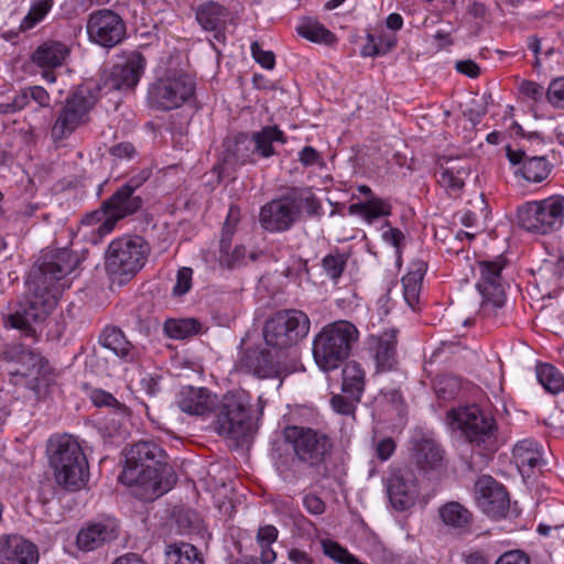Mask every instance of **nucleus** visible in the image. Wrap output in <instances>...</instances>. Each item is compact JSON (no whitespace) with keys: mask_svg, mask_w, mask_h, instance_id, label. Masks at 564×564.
Instances as JSON below:
<instances>
[{"mask_svg":"<svg viewBox=\"0 0 564 564\" xmlns=\"http://www.w3.org/2000/svg\"><path fill=\"white\" fill-rule=\"evenodd\" d=\"M77 264L78 258L66 248L45 252L37 268L39 275L32 282V295L8 318L11 327L33 335V325L48 316L56 307L63 291L69 288L64 279Z\"/></svg>","mask_w":564,"mask_h":564,"instance_id":"obj_1","label":"nucleus"},{"mask_svg":"<svg viewBox=\"0 0 564 564\" xmlns=\"http://www.w3.org/2000/svg\"><path fill=\"white\" fill-rule=\"evenodd\" d=\"M250 403L251 395L245 390L229 391L219 401L207 388L184 386L175 397V404L183 413L204 419L215 413V431L237 440L252 431Z\"/></svg>","mask_w":564,"mask_h":564,"instance_id":"obj_2","label":"nucleus"},{"mask_svg":"<svg viewBox=\"0 0 564 564\" xmlns=\"http://www.w3.org/2000/svg\"><path fill=\"white\" fill-rule=\"evenodd\" d=\"M164 452L152 442H138L126 454L120 480L133 487L137 496L153 500L167 492L176 481L173 468L163 460Z\"/></svg>","mask_w":564,"mask_h":564,"instance_id":"obj_3","label":"nucleus"},{"mask_svg":"<svg viewBox=\"0 0 564 564\" xmlns=\"http://www.w3.org/2000/svg\"><path fill=\"white\" fill-rule=\"evenodd\" d=\"M46 453L58 486L76 491L86 485L88 463L77 438L68 434L53 435L47 441Z\"/></svg>","mask_w":564,"mask_h":564,"instance_id":"obj_4","label":"nucleus"},{"mask_svg":"<svg viewBox=\"0 0 564 564\" xmlns=\"http://www.w3.org/2000/svg\"><path fill=\"white\" fill-rule=\"evenodd\" d=\"M359 339V330L348 321L325 325L313 340V357L323 371L335 370L348 358Z\"/></svg>","mask_w":564,"mask_h":564,"instance_id":"obj_5","label":"nucleus"},{"mask_svg":"<svg viewBox=\"0 0 564 564\" xmlns=\"http://www.w3.org/2000/svg\"><path fill=\"white\" fill-rule=\"evenodd\" d=\"M99 95L90 84L77 87L62 104L51 128V138L57 143L67 140L76 130L91 120Z\"/></svg>","mask_w":564,"mask_h":564,"instance_id":"obj_6","label":"nucleus"},{"mask_svg":"<svg viewBox=\"0 0 564 564\" xmlns=\"http://www.w3.org/2000/svg\"><path fill=\"white\" fill-rule=\"evenodd\" d=\"M446 423L453 430L460 431L473 446L482 447L487 452L497 449L496 421L476 404L451 409L446 413Z\"/></svg>","mask_w":564,"mask_h":564,"instance_id":"obj_7","label":"nucleus"},{"mask_svg":"<svg viewBox=\"0 0 564 564\" xmlns=\"http://www.w3.org/2000/svg\"><path fill=\"white\" fill-rule=\"evenodd\" d=\"M149 243L140 236H122L112 240L105 254V269L120 283L133 278L145 264Z\"/></svg>","mask_w":564,"mask_h":564,"instance_id":"obj_8","label":"nucleus"},{"mask_svg":"<svg viewBox=\"0 0 564 564\" xmlns=\"http://www.w3.org/2000/svg\"><path fill=\"white\" fill-rule=\"evenodd\" d=\"M519 225L527 231L546 235L564 225V196L552 195L518 207Z\"/></svg>","mask_w":564,"mask_h":564,"instance_id":"obj_9","label":"nucleus"},{"mask_svg":"<svg viewBox=\"0 0 564 564\" xmlns=\"http://www.w3.org/2000/svg\"><path fill=\"white\" fill-rule=\"evenodd\" d=\"M195 93L194 79L183 72H171L149 85V106L163 111L180 108Z\"/></svg>","mask_w":564,"mask_h":564,"instance_id":"obj_10","label":"nucleus"},{"mask_svg":"<svg viewBox=\"0 0 564 564\" xmlns=\"http://www.w3.org/2000/svg\"><path fill=\"white\" fill-rule=\"evenodd\" d=\"M310 330L307 315L299 310L279 311L264 324L263 338L268 346L286 349L301 341Z\"/></svg>","mask_w":564,"mask_h":564,"instance_id":"obj_11","label":"nucleus"},{"mask_svg":"<svg viewBox=\"0 0 564 564\" xmlns=\"http://www.w3.org/2000/svg\"><path fill=\"white\" fill-rule=\"evenodd\" d=\"M10 354L13 365L9 369V373L24 379L25 386L37 395L45 393L48 387L55 382L56 373L40 355L22 346L13 347Z\"/></svg>","mask_w":564,"mask_h":564,"instance_id":"obj_12","label":"nucleus"},{"mask_svg":"<svg viewBox=\"0 0 564 564\" xmlns=\"http://www.w3.org/2000/svg\"><path fill=\"white\" fill-rule=\"evenodd\" d=\"M505 267L506 260L502 257L476 263L474 269L478 275L476 288L482 297L481 310L484 313L489 314L502 307L506 302L505 281L502 278Z\"/></svg>","mask_w":564,"mask_h":564,"instance_id":"obj_13","label":"nucleus"},{"mask_svg":"<svg viewBox=\"0 0 564 564\" xmlns=\"http://www.w3.org/2000/svg\"><path fill=\"white\" fill-rule=\"evenodd\" d=\"M284 437L292 445L296 457L312 466L322 463L332 449L329 437L311 427L289 426Z\"/></svg>","mask_w":564,"mask_h":564,"instance_id":"obj_14","label":"nucleus"},{"mask_svg":"<svg viewBox=\"0 0 564 564\" xmlns=\"http://www.w3.org/2000/svg\"><path fill=\"white\" fill-rule=\"evenodd\" d=\"M145 68L144 57L138 53H131L122 63L115 64L109 69H104L99 83L91 85L99 94L100 90H124L137 86Z\"/></svg>","mask_w":564,"mask_h":564,"instance_id":"obj_15","label":"nucleus"},{"mask_svg":"<svg viewBox=\"0 0 564 564\" xmlns=\"http://www.w3.org/2000/svg\"><path fill=\"white\" fill-rule=\"evenodd\" d=\"M384 485L389 501L395 510L403 511L415 503L419 496V484L411 468L390 469Z\"/></svg>","mask_w":564,"mask_h":564,"instance_id":"obj_16","label":"nucleus"},{"mask_svg":"<svg viewBox=\"0 0 564 564\" xmlns=\"http://www.w3.org/2000/svg\"><path fill=\"white\" fill-rule=\"evenodd\" d=\"M89 39L104 47H113L119 44L126 34V26L121 18L110 11L100 10L90 14L87 22Z\"/></svg>","mask_w":564,"mask_h":564,"instance_id":"obj_17","label":"nucleus"},{"mask_svg":"<svg viewBox=\"0 0 564 564\" xmlns=\"http://www.w3.org/2000/svg\"><path fill=\"white\" fill-rule=\"evenodd\" d=\"M475 498L484 513L500 519L509 510V496L505 487L491 476H481L475 484Z\"/></svg>","mask_w":564,"mask_h":564,"instance_id":"obj_18","label":"nucleus"},{"mask_svg":"<svg viewBox=\"0 0 564 564\" xmlns=\"http://www.w3.org/2000/svg\"><path fill=\"white\" fill-rule=\"evenodd\" d=\"M297 220V209L290 196L272 199L260 209L259 221L270 232L289 230Z\"/></svg>","mask_w":564,"mask_h":564,"instance_id":"obj_19","label":"nucleus"},{"mask_svg":"<svg viewBox=\"0 0 564 564\" xmlns=\"http://www.w3.org/2000/svg\"><path fill=\"white\" fill-rule=\"evenodd\" d=\"M506 154L516 176L528 183H541L551 173V164L544 156H528L523 150L506 148Z\"/></svg>","mask_w":564,"mask_h":564,"instance_id":"obj_20","label":"nucleus"},{"mask_svg":"<svg viewBox=\"0 0 564 564\" xmlns=\"http://www.w3.org/2000/svg\"><path fill=\"white\" fill-rule=\"evenodd\" d=\"M239 219V208L231 206L228 210V215L224 224L219 250L220 264L229 269L241 265L246 262V248L243 246L239 245L231 249V240L238 226Z\"/></svg>","mask_w":564,"mask_h":564,"instance_id":"obj_21","label":"nucleus"},{"mask_svg":"<svg viewBox=\"0 0 564 564\" xmlns=\"http://www.w3.org/2000/svg\"><path fill=\"white\" fill-rule=\"evenodd\" d=\"M118 533V522L112 518H107L89 523L80 529L76 538V543L79 550L89 552L116 540Z\"/></svg>","mask_w":564,"mask_h":564,"instance_id":"obj_22","label":"nucleus"},{"mask_svg":"<svg viewBox=\"0 0 564 564\" xmlns=\"http://www.w3.org/2000/svg\"><path fill=\"white\" fill-rule=\"evenodd\" d=\"M37 547L21 535L0 536V564H36Z\"/></svg>","mask_w":564,"mask_h":564,"instance_id":"obj_23","label":"nucleus"},{"mask_svg":"<svg viewBox=\"0 0 564 564\" xmlns=\"http://www.w3.org/2000/svg\"><path fill=\"white\" fill-rule=\"evenodd\" d=\"M104 206L110 215V219L104 225V230L111 232L118 220L134 214L141 208L142 199L140 196L120 187L104 202Z\"/></svg>","mask_w":564,"mask_h":564,"instance_id":"obj_24","label":"nucleus"},{"mask_svg":"<svg viewBox=\"0 0 564 564\" xmlns=\"http://www.w3.org/2000/svg\"><path fill=\"white\" fill-rule=\"evenodd\" d=\"M196 21L206 32H212L214 40L224 43L226 39L225 30L229 11L223 4L207 0L202 2L196 9Z\"/></svg>","mask_w":564,"mask_h":564,"instance_id":"obj_25","label":"nucleus"},{"mask_svg":"<svg viewBox=\"0 0 564 564\" xmlns=\"http://www.w3.org/2000/svg\"><path fill=\"white\" fill-rule=\"evenodd\" d=\"M546 257L536 271V280L547 285H556L564 278V246L552 238L545 243Z\"/></svg>","mask_w":564,"mask_h":564,"instance_id":"obj_26","label":"nucleus"},{"mask_svg":"<svg viewBox=\"0 0 564 564\" xmlns=\"http://www.w3.org/2000/svg\"><path fill=\"white\" fill-rule=\"evenodd\" d=\"M512 460L522 476H530L545 465L544 448L533 438H524L516 443Z\"/></svg>","mask_w":564,"mask_h":564,"instance_id":"obj_27","label":"nucleus"},{"mask_svg":"<svg viewBox=\"0 0 564 564\" xmlns=\"http://www.w3.org/2000/svg\"><path fill=\"white\" fill-rule=\"evenodd\" d=\"M412 458L424 473H440L446 466L444 449L431 438H422L414 443Z\"/></svg>","mask_w":564,"mask_h":564,"instance_id":"obj_28","label":"nucleus"},{"mask_svg":"<svg viewBox=\"0 0 564 564\" xmlns=\"http://www.w3.org/2000/svg\"><path fill=\"white\" fill-rule=\"evenodd\" d=\"M442 524L451 532H467L473 523V513L457 501H448L438 508Z\"/></svg>","mask_w":564,"mask_h":564,"instance_id":"obj_29","label":"nucleus"},{"mask_svg":"<svg viewBox=\"0 0 564 564\" xmlns=\"http://www.w3.org/2000/svg\"><path fill=\"white\" fill-rule=\"evenodd\" d=\"M397 330L389 329L372 338V355L379 371H389L397 364Z\"/></svg>","mask_w":564,"mask_h":564,"instance_id":"obj_30","label":"nucleus"},{"mask_svg":"<svg viewBox=\"0 0 564 564\" xmlns=\"http://www.w3.org/2000/svg\"><path fill=\"white\" fill-rule=\"evenodd\" d=\"M242 366L258 378L280 377L279 364L272 360L271 354L264 350H250L246 354Z\"/></svg>","mask_w":564,"mask_h":564,"instance_id":"obj_31","label":"nucleus"},{"mask_svg":"<svg viewBox=\"0 0 564 564\" xmlns=\"http://www.w3.org/2000/svg\"><path fill=\"white\" fill-rule=\"evenodd\" d=\"M68 47L57 41H47L32 54V61L40 67L55 68L61 66L68 56Z\"/></svg>","mask_w":564,"mask_h":564,"instance_id":"obj_32","label":"nucleus"},{"mask_svg":"<svg viewBox=\"0 0 564 564\" xmlns=\"http://www.w3.org/2000/svg\"><path fill=\"white\" fill-rule=\"evenodd\" d=\"M250 142L253 144V153L261 158H270L276 153L274 144H284L286 138L276 126H267L253 132Z\"/></svg>","mask_w":564,"mask_h":564,"instance_id":"obj_33","label":"nucleus"},{"mask_svg":"<svg viewBox=\"0 0 564 564\" xmlns=\"http://www.w3.org/2000/svg\"><path fill=\"white\" fill-rule=\"evenodd\" d=\"M366 386V372L362 366L350 360L345 364L341 370V390L345 394L360 400Z\"/></svg>","mask_w":564,"mask_h":564,"instance_id":"obj_34","label":"nucleus"},{"mask_svg":"<svg viewBox=\"0 0 564 564\" xmlns=\"http://www.w3.org/2000/svg\"><path fill=\"white\" fill-rule=\"evenodd\" d=\"M99 341L105 348L127 361L133 360L135 357V348L127 340L122 330L117 327H106Z\"/></svg>","mask_w":564,"mask_h":564,"instance_id":"obj_35","label":"nucleus"},{"mask_svg":"<svg viewBox=\"0 0 564 564\" xmlns=\"http://www.w3.org/2000/svg\"><path fill=\"white\" fill-rule=\"evenodd\" d=\"M425 272V263L419 261L413 263L409 272L402 278L403 299L413 310L419 304L421 285Z\"/></svg>","mask_w":564,"mask_h":564,"instance_id":"obj_36","label":"nucleus"},{"mask_svg":"<svg viewBox=\"0 0 564 564\" xmlns=\"http://www.w3.org/2000/svg\"><path fill=\"white\" fill-rule=\"evenodd\" d=\"M350 213L357 214L362 217L366 223L372 224L379 217L389 216L391 214V205L386 199L371 196V198L365 202L352 204L350 206Z\"/></svg>","mask_w":564,"mask_h":564,"instance_id":"obj_37","label":"nucleus"},{"mask_svg":"<svg viewBox=\"0 0 564 564\" xmlns=\"http://www.w3.org/2000/svg\"><path fill=\"white\" fill-rule=\"evenodd\" d=\"M165 564H204V560L194 545L176 542L166 546Z\"/></svg>","mask_w":564,"mask_h":564,"instance_id":"obj_38","label":"nucleus"},{"mask_svg":"<svg viewBox=\"0 0 564 564\" xmlns=\"http://www.w3.org/2000/svg\"><path fill=\"white\" fill-rule=\"evenodd\" d=\"M536 378L543 388L553 394L564 392V376L551 364H540L536 366Z\"/></svg>","mask_w":564,"mask_h":564,"instance_id":"obj_39","label":"nucleus"},{"mask_svg":"<svg viewBox=\"0 0 564 564\" xmlns=\"http://www.w3.org/2000/svg\"><path fill=\"white\" fill-rule=\"evenodd\" d=\"M199 323L194 318H171L164 323V333L172 339H185L198 333Z\"/></svg>","mask_w":564,"mask_h":564,"instance_id":"obj_40","label":"nucleus"},{"mask_svg":"<svg viewBox=\"0 0 564 564\" xmlns=\"http://www.w3.org/2000/svg\"><path fill=\"white\" fill-rule=\"evenodd\" d=\"M469 175V169L465 166H451L442 169L437 174L438 183L451 191H459L465 185V178Z\"/></svg>","mask_w":564,"mask_h":564,"instance_id":"obj_41","label":"nucleus"},{"mask_svg":"<svg viewBox=\"0 0 564 564\" xmlns=\"http://www.w3.org/2000/svg\"><path fill=\"white\" fill-rule=\"evenodd\" d=\"M367 45L362 50V54L366 56L383 55L391 51L398 42V37L394 33L388 34L382 32L377 37L369 34L367 36Z\"/></svg>","mask_w":564,"mask_h":564,"instance_id":"obj_42","label":"nucleus"},{"mask_svg":"<svg viewBox=\"0 0 564 564\" xmlns=\"http://www.w3.org/2000/svg\"><path fill=\"white\" fill-rule=\"evenodd\" d=\"M52 7L53 0H32L28 14L21 21L20 29L22 31L33 29L47 15Z\"/></svg>","mask_w":564,"mask_h":564,"instance_id":"obj_43","label":"nucleus"},{"mask_svg":"<svg viewBox=\"0 0 564 564\" xmlns=\"http://www.w3.org/2000/svg\"><path fill=\"white\" fill-rule=\"evenodd\" d=\"M297 209V218L304 209L310 216L319 214L322 206L311 189L294 191L289 195Z\"/></svg>","mask_w":564,"mask_h":564,"instance_id":"obj_44","label":"nucleus"},{"mask_svg":"<svg viewBox=\"0 0 564 564\" xmlns=\"http://www.w3.org/2000/svg\"><path fill=\"white\" fill-rule=\"evenodd\" d=\"M249 143L245 137L238 138L234 142V149H230V144H228V154L225 156V162L227 164L234 165H243L246 163L253 162V150L249 151Z\"/></svg>","mask_w":564,"mask_h":564,"instance_id":"obj_45","label":"nucleus"},{"mask_svg":"<svg viewBox=\"0 0 564 564\" xmlns=\"http://www.w3.org/2000/svg\"><path fill=\"white\" fill-rule=\"evenodd\" d=\"M296 30L302 37L311 42L330 43L334 40V35L318 22H302Z\"/></svg>","mask_w":564,"mask_h":564,"instance_id":"obj_46","label":"nucleus"},{"mask_svg":"<svg viewBox=\"0 0 564 564\" xmlns=\"http://www.w3.org/2000/svg\"><path fill=\"white\" fill-rule=\"evenodd\" d=\"M460 390V381L457 377L449 375L438 376L434 380V391L440 399L452 400Z\"/></svg>","mask_w":564,"mask_h":564,"instance_id":"obj_47","label":"nucleus"},{"mask_svg":"<svg viewBox=\"0 0 564 564\" xmlns=\"http://www.w3.org/2000/svg\"><path fill=\"white\" fill-rule=\"evenodd\" d=\"M322 549L326 556L339 564H361L345 547L332 540H322Z\"/></svg>","mask_w":564,"mask_h":564,"instance_id":"obj_48","label":"nucleus"},{"mask_svg":"<svg viewBox=\"0 0 564 564\" xmlns=\"http://www.w3.org/2000/svg\"><path fill=\"white\" fill-rule=\"evenodd\" d=\"M347 263V258L341 253H330L323 258L322 268L325 274L337 282L341 276Z\"/></svg>","mask_w":564,"mask_h":564,"instance_id":"obj_49","label":"nucleus"},{"mask_svg":"<svg viewBox=\"0 0 564 564\" xmlns=\"http://www.w3.org/2000/svg\"><path fill=\"white\" fill-rule=\"evenodd\" d=\"M110 219V215H108V212L106 210L104 204L101 205V208L93 212L91 214L86 215L80 225L82 228L85 227H93V231H96L98 236L101 238L109 232H106L104 229V225L106 221Z\"/></svg>","mask_w":564,"mask_h":564,"instance_id":"obj_50","label":"nucleus"},{"mask_svg":"<svg viewBox=\"0 0 564 564\" xmlns=\"http://www.w3.org/2000/svg\"><path fill=\"white\" fill-rule=\"evenodd\" d=\"M360 400H355L351 395L335 394L330 399L332 409L343 415H354L356 405Z\"/></svg>","mask_w":564,"mask_h":564,"instance_id":"obj_51","label":"nucleus"},{"mask_svg":"<svg viewBox=\"0 0 564 564\" xmlns=\"http://www.w3.org/2000/svg\"><path fill=\"white\" fill-rule=\"evenodd\" d=\"M546 96L554 107L564 108V77L551 82Z\"/></svg>","mask_w":564,"mask_h":564,"instance_id":"obj_52","label":"nucleus"},{"mask_svg":"<svg viewBox=\"0 0 564 564\" xmlns=\"http://www.w3.org/2000/svg\"><path fill=\"white\" fill-rule=\"evenodd\" d=\"M251 54L254 61L265 69H272L275 65V56L271 51H264L258 42L251 44Z\"/></svg>","mask_w":564,"mask_h":564,"instance_id":"obj_53","label":"nucleus"},{"mask_svg":"<svg viewBox=\"0 0 564 564\" xmlns=\"http://www.w3.org/2000/svg\"><path fill=\"white\" fill-rule=\"evenodd\" d=\"M90 400L96 406L118 408L120 411L126 412V408L120 406L118 400L111 393L101 389L93 390L90 392Z\"/></svg>","mask_w":564,"mask_h":564,"instance_id":"obj_54","label":"nucleus"},{"mask_svg":"<svg viewBox=\"0 0 564 564\" xmlns=\"http://www.w3.org/2000/svg\"><path fill=\"white\" fill-rule=\"evenodd\" d=\"M193 271L189 268H182L177 272L176 283L173 288V294L183 295L187 293L192 286Z\"/></svg>","mask_w":564,"mask_h":564,"instance_id":"obj_55","label":"nucleus"},{"mask_svg":"<svg viewBox=\"0 0 564 564\" xmlns=\"http://www.w3.org/2000/svg\"><path fill=\"white\" fill-rule=\"evenodd\" d=\"M495 564H530V558L523 551L513 550L500 555Z\"/></svg>","mask_w":564,"mask_h":564,"instance_id":"obj_56","label":"nucleus"},{"mask_svg":"<svg viewBox=\"0 0 564 564\" xmlns=\"http://www.w3.org/2000/svg\"><path fill=\"white\" fill-rule=\"evenodd\" d=\"M386 226L388 227L387 230L382 232V239L395 248V252L400 253L401 245L404 240L403 232L398 228L390 227L389 223H386Z\"/></svg>","mask_w":564,"mask_h":564,"instance_id":"obj_57","label":"nucleus"},{"mask_svg":"<svg viewBox=\"0 0 564 564\" xmlns=\"http://www.w3.org/2000/svg\"><path fill=\"white\" fill-rule=\"evenodd\" d=\"M303 505L307 512L312 514H322L325 511V502L316 495H306L303 499Z\"/></svg>","mask_w":564,"mask_h":564,"instance_id":"obj_58","label":"nucleus"},{"mask_svg":"<svg viewBox=\"0 0 564 564\" xmlns=\"http://www.w3.org/2000/svg\"><path fill=\"white\" fill-rule=\"evenodd\" d=\"M110 154L116 159H131L135 154L134 147L129 142H122L110 148Z\"/></svg>","mask_w":564,"mask_h":564,"instance_id":"obj_59","label":"nucleus"},{"mask_svg":"<svg viewBox=\"0 0 564 564\" xmlns=\"http://www.w3.org/2000/svg\"><path fill=\"white\" fill-rule=\"evenodd\" d=\"M278 529L274 525L267 524L260 527L257 533V543H274L278 539Z\"/></svg>","mask_w":564,"mask_h":564,"instance_id":"obj_60","label":"nucleus"},{"mask_svg":"<svg viewBox=\"0 0 564 564\" xmlns=\"http://www.w3.org/2000/svg\"><path fill=\"white\" fill-rule=\"evenodd\" d=\"M395 449V444L392 438L387 437L381 440L376 447L377 456L382 460H387L391 457Z\"/></svg>","mask_w":564,"mask_h":564,"instance_id":"obj_61","label":"nucleus"},{"mask_svg":"<svg viewBox=\"0 0 564 564\" xmlns=\"http://www.w3.org/2000/svg\"><path fill=\"white\" fill-rule=\"evenodd\" d=\"M300 162L305 166L317 164L321 161V155L312 147H304L299 153Z\"/></svg>","mask_w":564,"mask_h":564,"instance_id":"obj_62","label":"nucleus"},{"mask_svg":"<svg viewBox=\"0 0 564 564\" xmlns=\"http://www.w3.org/2000/svg\"><path fill=\"white\" fill-rule=\"evenodd\" d=\"M30 98L37 102L41 107L50 106V95L41 86H33L28 89Z\"/></svg>","mask_w":564,"mask_h":564,"instance_id":"obj_63","label":"nucleus"},{"mask_svg":"<svg viewBox=\"0 0 564 564\" xmlns=\"http://www.w3.org/2000/svg\"><path fill=\"white\" fill-rule=\"evenodd\" d=\"M288 556L292 564H314L313 557L300 549H291Z\"/></svg>","mask_w":564,"mask_h":564,"instance_id":"obj_64","label":"nucleus"}]
</instances>
